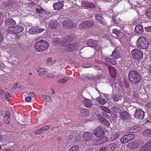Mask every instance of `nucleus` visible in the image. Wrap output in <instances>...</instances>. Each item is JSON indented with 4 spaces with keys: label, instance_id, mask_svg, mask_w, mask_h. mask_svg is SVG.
<instances>
[{
    "label": "nucleus",
    "instance_id": "obj_1",
    "mask_svg": "<svg viewBox=\"0 0 151 151\" xmlns=\"http://www.w3.org/2000/svg\"><path fill=\"white\" fill-rule=\"evenodd\" d=\"M142 78L140 74L136 70H132L129 71L128 78L130 83L136 85L140 82Z\"/></svg>",
    "mask_w": 151,
    "mask_h": 151
},
{
    "label": "nucleus",
    "instance_id": "obj_2",
    "mask_svg": "<svg viewBox=\"0 0 151 151\" xmlns=\"http://www.w3.org/2000/svg\"><path fill=\"white\" fill-rule=\"evenodd\" d=\"M48 46V45L46 42L40 40L36 42L35 46V48L36 51L40 52L46 50Z\"/></svg>",
    "mask_w": 151,
    "mask_h": 151
},
{
    "label": "nucleus",
    "instance_id": "obj_3",
    "mask_svg": "<svg viewBox=\"0 0 151 151\" xmlns=\"http://www.w3.org/2000/svg\"><path fill=\"white\" fill-rule=\"evenodd\" d=\"M136 45L137 47L141 49H146L148 47L147 39L143 36H140L139 37L137 40Z\"/></svg>",
    "mask_w": 151,
    "mask_h": 151
},
{
    "label": "nucleus",
    "instance_id": "obj_4",
    "mask_svg": "<svg viewBox=\"0 0 151 151\" xmlns=\"http://www.w3.org/2000/svg\"><path fill=\"white\" fill-rule=\"evenodd\" d=\"M131 52L133 57L136 60L140 61L143 58V52L140 50L135 49L132 50Z\"/></svg>",
    "mask_w": 151,
    "mask_h": 151
},
{
    "label": "nucleus",
    "instance_id": "obj_5",
    "mask_svg": "<svg viewBox=\"0 0 151 151\" xmlns=\"http://www.w3.org/2000/svg\"><path fill=\"white\" fill-rule=\"evenodd\" d=\"M23 30V27L20 26H16L9 27L7 30L8 33L17 34L22 32Z\"/></svg>",
    "mask_w": 151,
    "mask_h": 151
},
{
    "label": "nucleus",
    "instance_id": "obj_6",
    "mask_svg": "<svg viewBox=\"0 0 151 151\" xmlns=\"http://www.w3.org/2000/svg\"><path fill=\"white\" fill-rule=\"evenodd\" d=\"M133 116L136 119L142 120L144 118L145 112L141 109L139 108L135 111Z\"/></svg>",
    "mask_w": 151,
    "mask_h": 151
},
{
    "label": "nucleus",
    "instance_id": "obj_7",
    "mask_svg": "<svg viewBox=\"0 0 151 151\" xmlns=\"http://www.w3.org/2000/svg\"><path fill=\"white\" fill-rule=\"evenodd\" d=\"M80 44L77 43H73L71 44L67 45L65 47V49L67 51L72 52L74 51L76 49L79 48Z\"/></svg>",
    "mask_w": 151,
    "mask_h": 151
},
{
    "label": "nucleus",
    "instance_id": "obj_8",
    "mask_svg": "<svg viewBox=\"0 0 151 151\" xmlns=\"http://www.w3.org/2000/svg\"><path fill=\"white\" fill-rule=\"evenodd\" d=\"M134 138V134H127L124 135L122 137L121 139V141L122 143H125L131 141Z\"/></svg>",
    "mask_w": 151,
    "mask_h": 151
},
{
    "label": "nucleus",
    "instance_id": "obj_9",
    "mask_svg": "<svg viewBox=\"0 0 151 151\" xmlns=\"http://www.w3.org/2000/svg\"><path fill=\"white\" fill-rule=\"evenodd\" d=\"M120 48L119 47H116L112 52L111 56L116 60V59H118L120 58L121 57L120 54Z\"/></svg>",
    "mask_w": 151,
    "mask_h": 151
},
{
    "label": "nucleus",
    "instance_id": "obj_10",
    "mask_svg": "<svg viewBox=\"0 0 151 151\" xmlns=\"http://www.w3.org/2000/svg\"><path fill=\"white\" fill-rule=\"evenodd\" d=\"M94 134L97 137H101L103 136L104 132L101 127H99L96 129H95L93 132Z\"/></svg>",
    "mask_w": 151,
    "mask_h": 151
},
{
    "label": "nucleus",
    "instance_id": "obj_11",
    "mask_svg": "<svg viewBox=\"0 0 151 151\" xmlns=\"http://www.w3.org/2000/svg\"><path fill=\"white\" fill-rule=\"evenodd\" d=\"M94 25V23L93 21H86L81 22L80 24L81 27H92Z\"/></svg>",
    "mask_w": 151,
    "mask_h": 151
},
{
    "label": "nucleus",
    "instance_id": "obj_12",
    "mask_svg": "<svg viewBox=\"0 0 151 151\" xmlns=\"http://www.w3.org/2000/svg\"><path fill=\"white\" fill-rule=\"evenodd\" d=\"M72 40V37L70 36L65 37L61 41V44L62 46H66L68 45Z\"/></svg>",
    "mask_w": 151,
    "mask_h": 151
},
{
    "label": "nucleus",
    "instance_id": "obj_13",
    "mask_svg": "<svg viewBox=\"0 0 151 151\" xmlns=\"http://www.w3.org/2000/svg\"><path fill=\"white\" fill-rule=\"evenodd\" d=\"M141 128L137 126H134L130 127L127 131V133H133L137 132L141 130Z\"/></svg>",
    "mask_w": 151,
    "mask_h": 151
},
{
    "label": "nucleus",
    "instance_id": "obj_14",
    "mask_svg": "<svg viewBox=\"0 0 151 151\" xmlns=\"http://www.w3.org/2000/svg\"><path fill=\"white\" fill-rule=\"evenodd\" d=\"M93 137V134L92 132H86L84 133L83 136V138L84 140L87 141L91 139Z\"/></svg>",
    "mask_w": 151,
    "mask_h": 151
},
{
    "label": "nucleus",
    "instance_id": "obj_15",
    "mask_svg": "<svg viewBox=\"0 0 151 151\" xmlns=\"http://www.w3.org/2000/svg\"><path fill=\"white\" fill-rule=\"evenodd\" d=\"M63 5V2L62 1L55 3L53 4L54 9L55 10H60L62 9Z\"/></svg>",
    "mask_w": 151,
    "mask_h": 151
},
{
    "label": "nucleus",
    "instance_id": "obj_16",
    "mask_svg": "<svg viewBox=\"0 0 151 151\" xmlns=\"http://www.w3.org/2000/svg\"><path fill=\"white\" fill-rule=\"evenodd\" d=\"M142 134L145 137L148 138L151 137V129H148L144 130Z\"/></svg>",
    "mask_w": 151,
    "mask_h": 151
},
{
    "label": "nucleus",
    "instance_id": "obj_17",
    "mask_svg": "<svg viewBox=\"0 0 151 151\" xmlns=\"http://www.w3.org/2000/svg\"><path fill=\"white\" fill-rule=\"evenodd\" d=\"M135 31L137 34H142L144 32V29L142 26L140 24L137 25L135 27Z\"/></svg>",
    "mask_w": 151,
    "mask_h": 151
},
{
    "label": "nucleus",
    "instance_id": "obj_18",
    "mask_svg": "<svg viewBox=\"0 0 151 151\" xmlns=\"http://www.w3.org/2000/svg\"><path fill=\"white\" fill-rule=\"evenodd\" d=\"M104 60L106 63H111L114 65H115L117 64L116 60L112 58H110L106 57Z\"/></svg>",
    "mask_w": 151,
    "mask_h": 151
},
{
    "label": "nucleus",
    "instance_id": "obj_19",
    "mask_svg": "<svg viewBox=\"0 0 151 151\" xmlns=\"http://www.w3.org/2000/svg\"><path fill=\"white\" fill-rule=\"evenodd\" d=\"M49 26L51 28L55 29L58 27V24L56 20H52L50 22Z\"/></svg>",
    "mask_w": 151,
    "mask_h": 151
},
{
    "label": "nucleus",
    "instance_id": "obj_20",
    "mask_svg": "<svg viewBox=\"0 0 151 151\" xmlns=\"http://www.w3.org/2000/svg\"><path fill=\"white\" fill-rule=\"evenodd\" d=\"M5 23L6 26H9L16 24V22L12 18H9L5 20Z\"/></svg>",
    "mask_w": 151,
    "mask_h": 151
},
{
    "label": "nucleus",
    "instance_id": "obj_21",
    "mask_svg": "<svg viewBox=\"0 0 151 151\" xmlns=\"http://www.w3.org/2000/svg\"><path fill=\"white\" fill-rule=\"evenodd\" d=\"M110 75L112 77H114L116 76V73L115 69L113 67L110 66L109 67Z\"/></svg>",
    "mask_w": 151,
    "mask_h": 151
},
{
    "label": "nucleus",
    "instance_id": "obj_22",
    "mask_svg": "<svg viewBox=\"0 0 151 151\" xmlns=\"http://www.w3.org/2000/svg\"><path fill=\"white\" fill-rule=\"evenodd\" d=\"M120 115L122 118L124 120H126L129 117V114L126 111H123L121 112Z\"/></svg>",
    "mask_w": 151,
    "mask_h": 151
},
{
    "label": "nucleus",
    "instance_id": "obj_23",
    "mask_svg": "<svg viewBox=\"0 0 151 151\" xmlns=\"http://www.w3.org/2000/svg\"><path fill=\"white\" fill-rule=\"evenodd\" d=\"M87 44L89 46L91 47H95L96 46V41L90 39L88 40Z\"/></svg>",
    "mask_w": 151,
    "mask_h": 151
},
{
    "label": "nucleus",
    "instance_id": "obj_24",
    "mask_svg": "<svg viewBox=\"0 0 151 151\" xmlns=\"http://www.w3.org/2000/svg\"><path fill=\"white\" fill-rule=\"evenodd\" d=\"M10 114L9 112H7L4 116V122L6 123L9 124V123L10 118Z\"/></svg>",
    "mask_w": 151,
    "mask_h": 151
},
{
    "label": "nucleus",
    "instance_id": "obj_25",
    "mask_svg": "<svg viewBox=\"0 0 151 151\" xmlns=\"http://www.w3.org/2000/svg\"><path fill=\"white\" fill-rule=\"evenodd\" d=\"M83 103L85 106L87 107H90L92 105V103L91 101L88 99H85L83 101Z\"/></svg>",
    "mask_w": 151,
    "mask_h": 151
},
{
    "label": "nucleus",
    "instance_id": "obj_26",
    "mask_svg": "<svg viewBox=\"0 0 151 151\" xmlns=\"http://www.w3.org/2000/svg\"><path fill=\"white\" fill-rule=\"evenodd\" d=\"M108 151H112L116 148V145L114 143L109 144L107 146Z\"/></svg>",
    "mask_w": 151,
    "mask_h": 151
},
{
    "label": "nucleus",
    "instance_id": "obj_27",
    "mask_svg": "<svg viewBox=\"0 0 151 151\" xmlns=\"http://www.w3.org/2000/svg\"><path fill=\"white\" fill-rule=\"evenodd\" d=\"M37 30V28L34 27L28 30V32L31 34L36 35L38 34Z\"/></svg>",
    "mask_w": 151,
    "mask_h": 151
},
{
    "label": "nucleus",
    "instance_id": "obj_28",
    "mask_svg": "<svg viewBox=\"0 0 151 151\" xmlns=\"http://www.w3.org/2000/svg\"><path fill=\"white\" fill-rule=\"evenodd\" d=\"M129 147L131 149H134L137 147L138 145L136 142H131L129 143Z\"/></svg>",
    "mask_w": 151,
    "mask_h": 151
},
{
    "label": "nucleus",
    "instance_id": "obj_29",
    "mask_svg": "<svg viewBox=\"0 0 151 151\" xmlns=\"http://www.w3.org/2000/svg\"><path fill=\"white\" fill-rule=\"evenodd\" d=\"M37 72L39 75L42 76L43 74H47V72L45 69L41 68L38 70Z\"/></svg>",
    "mask_w": 151,
    "mask_h": 151
},
{
    "label": "nucleus",
    "instance_id": "obj_30",
    "mask_svg": "<svg viewBox=\"0 0 151 151\" xmlns=\"http://www.w3.org/2000/svg\"><path fill=\"white\" fill-rule=\"evenodd\" d=\"M35 10V11L37 14H43L46 13V11L43 9L42 8H40V9L36 8Z\"/></svg>",
    "mask_w": 151,
    "mask_h": 151
},
{
    "label": "nucleus",
    "instance_id": "obj_31",
    "mask_svg": "<svg viewBox=\"0 0 151 151\" xmlns=\"http://www.w3.org/2000/svg\"><path fill=\"white\" fill-rule=\"evenodd\" d=\"M119 134L117 133H114L111 135L110 137V139L111 141L115 140L119 136Z\"/></svg>",
    "mask_w": 151,
    "mask_h": 151
},
{
    "label": "nucleus",
    "instance_id": "obj_32",
    "mask_svg": "<svg viewBox=\"0 0 151 151\" xmlns=\"http://www.w3.org/2000/svg\"><path fill=\"white\" fill-rule=\"evenodd\" d=\"M112 98L114 101H118L119 100H121L122 96L121 95L115 94L113 95Z\"/></svg>",
    "mask_w": 151,
    "mask_h": 151
},
{
    "label": "nucleus",
    "instance_id": "obj_33",
    "mask_svg": "<svg viewBox=\"0 0 151 151\" xmlns=\"http://www.w3.org/2000/svg\"><path fill=\"white\" fill-rule=\"evenodd\" d=\"M97 100L99 102V103L100 104L104 105L106 103V101L105 100L101 97H99L97 98Z\"/></svg>",
    "mask_w": 151,
    "mask_h": 151
},
{
    "label": "nucleus",
    "instance_id": "obj_34",
    "mask_svg": "<svg viewBox=\"0 0 151 151\" xmlns=\"http://www.w3.org/2000/svg\"><path fill=\"white\" fill-rule=\"evenodd\" d=\"M145 15L148 19H151V7L148 9L146 11Z\"/></svg>",
    "mask_w": 151,
    "mask_h": 151
},
{
    "label": "nucleus",
    "instance_id": "obj_35",
    "mask_svg": "<svg viewBox=\"0 0 151 151\" xmlns=\"http://www.w3.org/2000/svg\"><path fill=\"white\" fill-rule=\"evenodd\" d=\"M42 98L45 101H50L51 100V97L47 95H42Z\"/></svg>",
    "mask_w": 151,
    "mask_h": 151
},
{
    "label": "nucleus",
    "instance_id": "obj_36",
    "mask_svg": "<svg viewBox=\"0 0 151 151\" xmlns=\"http://www.w3.org/2000/svg\"><path fill=\"white\" fill-rule=\"evenodd\" d=\"M108 138L106 137H103L99 139L100 144L106 142L108 140Z\"/></svg>",
    "mask_w": 151,
    "mask_h": 151
},
{
    "label": "nucleus",
    "instance_id": "obj_37",
    "mask_svg": "<svg viewBox=\"0 0 151 151\" xmlns=\"http://www.w3.org/2000/svg\"><path fill=\"white\" fill-rule=\"evenodd\" d=\"M96 20H97L99 22L100 24H103V22L102 20L101 19V15L100 14H98L96 15Z\"/></svg>",
    "mask_w": 151,
    "mask_h": 151
},
{
    "label": "nucleus",
    "instance_id": "obj_38",
    "mask_svg": "<svg viewBox=\"0 0 151 151\" xmlns=\"http://www.w3.org/2000/svg\"><path fill=\"white\" fill-rule=\"evenodd\" d=\"M101 122L102 123L108 126L109 125V123L108 121L104 118H101L100 119Z\"/></svg>",
    "mask_w": 151,
    "mask_h": 151
},
{
    "label": "nucleus",
    "instance_id": "obj_39",
    "mask_svg": "<svg viewBox=\"0 0 151 151\" xmlns=\"http://www.w3.org/2000/svg\"><path fill=\"white\" fill-rule=\"evenodd\" d=\"M144 147L149 149H151V140H150L147 142L146 143L143 145Z\"/></svg>",
    "mask_w": 151,
    "mask_h": 151
},
{
    "label": "nucleus",
    "instance_id": "obj_40",
    "mask_svg": "<svg viewBox=\"0 0 151 151\" xmlns=\"http://www.w3.org/2000/svg\"><path fill=\"white\" fill-rule=\"evenodd\" d=\"M112 32L118 37H119V35L122 34V32L119 30H118L116 29H113L112 30Z\"/></svg>",
    "mask_w": 151,
    "mask_h": 151
},
{
    "label": "nucleus",
    "instance_id": "obj_41",
    "mask_svg": "<svg viewBox=\"0 0 151 151\" xmlns=\"http://www.w3.org/2000/svg\"><path fill=\"white\" fill-rule=\"evenodd\" d=\"M100 108L103 111H104L107 113H110L111 112V110L106 107H105L104 106H102L100 107Z\"/></svg>",
    "mask_w": 151,
    "mask_h": 151
},
{
    "label": "nucleus",
    "instance_id": "obj_42",
    "mask_svg": "<svg viewBox=\"0 0 151 151\" xmlns=\"http://www.w3.org/2000/svg\"><path fill=\"white\" fill-rule=\"evenodd\" d=\"M111 110L117 113L119 112L121 109L119 106L113 107H112Z\"/></svg>",
    "mask_w": 151,
    "mask_h": 151
},
{
    "label": "nucleus",
    "instance_id": "obj_43",
    "mask_svg": "<svg viewBox=\"0 0 151 151\" xmlns=\"http://www.w3.org/2000/svg\"><path fill=\"white\" fill-rule=\"evenodd\" d=\"M60 42V39L58 38H56L53 40V45L56 46L57 45L59 44Z\"/></svg>",
    "mask_w": 151,
    "mask_h": 151
},
{
    "label": "nucleus",
    "instance_id": "obj_44",
    "mask_svg": "<svg viewBox=\"0 0 151 151\" xmlns=\"http://www.w3.org/2000/svg\"><path fill=\"white\" fill-rule=\"evenodd\" d=\"M69 79L68 77H64L62 79L59 80L58 81V82L60 83H63L66 82Z\"/></svg>",
    "mask_w": 151,
    "mask_h": 151
},
{
    "label": "nucleus",
    "instance_id": "obj_45",
    "mask_svg": "<svg viewBox=\"0 0 151 151\" xmlns=\"http://www.w3.org/2000/svg\"><path fill=\"white\" fill-rule=\"evenodd\" d=\"M79 148L78 146H74L72 147L68 151H78Z\"/></svg>",
    "mask_w": 151,
    "mask_h": 151
},
{
    "label": "nucleus",
    "instance_id": "obj_46",
    "mask_svg": "<svg viewBox=\"0 0 151 151\" xmlns=\"http://www.w3.org/2000/svg\"><path fill=\"white\" fill-rule=\"evenodd\" d=\"M92 142L94 145L100 144L99 139H94L92 140Z\"/></svg>",
    "mask_w": 151,
    "mask_h": 151
},
{
    "label": "nucleus",
    "instance_id": "obj_47",
    "mask_svg": "<svg viewBox=\"0 0 151 151\" xmlns=\"http://www.w3.org/2000/svg\"><path fill=\"white\" fill-rule=\"evenodd\" d=\"M68 25L70 26H72L73 27H75L76 25V24L72 21H69V22H68Z\"/></svg>",
    "mask_w": 151,
    "mask_h": 151
},
{
    "label": "nucleus",
    "instance_id": "obj_48",
    "mask_svg": "<svg viewBox=\"0 0 151 151\" xmlns=\"http://www.w3.org/2000/svg\"><path fill=\"white\" fill-rule=\"evenodd\" d=\"M139 151H151V150L148 149L143 145L140 148Z\"/></svg>",
    "mask_w": 151,
    "mask_h": 151
},
{
    "label": "nucleus",
    "instance_id": "obj_49",
    "mask_svg": "<svg viewBox=\"0 0 151 151\" xmlns=\"http://www.w3.org/2000/svg\"><path fill=\"white\" fill-rule=\"evenodd\" d=\"M50 128V126L49 125H46L44 127H43L42 128V132L47 131V130L49 129Z\"/></svg>",
    "mask_w": 151,
    "mask_h": 151
},
{
    "label": "nucleus",
    "instance_id": "obj_50",
    "mask_svg": "<svg viewBox=\"0 0 151 151\" xmlns=\"http://www.w3.org/2000/svg\"><path fill=\"white\" fill-rule=\"evenodd\" d=\"M123 85L126 88H128L129 86V85L127 81L125 80L124 81Z\"/></svg>",
    "mask_w": 151,
    "mask_h": 151
},
{
    "label": "nucleus",
    "instance_id": "obj_51",
    "mask_svg": "<svg viewBox=\"0 0 151 151\" xmlns=\"http://www.w3.org/2000/svg\"><path fill=\"white\" fill-rule=\"evenodd\" d=\"M88 7H89L91 8H94L95 7V4L94 3L89 2Z\"/></svg>",
    "mask_w": 151,
    "mask_h": 151
},
{
    "label": "nucleus",
    "instance_id": "obj_52",
    "mask_svg": "<svg viewBox=\"0 0 151 151\" xmlns=\"http://www.w3.org/2000/svg\"><path fill=\"white\" fill-rule=\"evenodd\" d=\"M88 2L84 1L82 3V5L83 7H88Z\"/></svg>",
    "mask_w": 151,
    "mask_h": 151
},
{
    "label": "nucleus",
    "instance_id": "obj_53",
    "mask_svg": "<svg viewBox=\"0 0 151 151\" xmlns=\"http://www.w3.org/2000/svg\"><path fill=\"white\" fill-rule=\"evenodd\" d=\"M81 136L80 135H78L75 138V140L76 142L79 141L81 139Z\"/></svg>",
    "mask_w": 151,
    "mask_h": 151
},
{
    "label": "nucleus",
    "instance_id": "obj_54",
    "mask_svg": "<svg viewBox=\"0 0 151 151\" xmlns=\"http://www.w3.org/2000/svg\"><path fill=\"white\" fill-rule=\"evenodd\" d=\"M85 77L88 79H92L94 77V76L92 75H86Z\"/></svg>",
    "mask_w": 151,
    "mask_h": 151
},
{
    "label": "nucleus",
    "instance_id": "obj_55",
    "mask_svg": "<svg viewBox=\"0 0 151 151\" xmlns=\"http://www.w3.org/2000/svg\"><path fill=\"white\" fill-rule=\"evenodd\" d=\"M5 96L6 100H9L10 96L9 93L8 92H6L5 94Z\"/></svg>",
    "mask_w": 151,
    "mask_h": 151
},
{
    "label": "nucleus",
    "instance_id": "obj_56",
    "mask_svg": "<svg viewBox=\"0 0 151 151\" xmlns=\"http://www.w3.org/2000/svg\"><path fill=\"white\" fill-rule=\"evenodd\" d=\"M32 100V98L30 96H28L27 97L25 98V100L27 102H30Z\"/></svg>",
    "mask_w": 151,
    "mask_h": 151
},
{
    "label": "nucleus",
    "instance_id": "obj_57",
    "mask_svg": "<svg viewBox=\"0 0 151 151\" xmlns=\"http://www.w3.org/2000/svg\"><path fill=\"white\" fill-rule=\"evenodd\" d=\"M42 132V129L41 128L36 130L35 132V133L36 134H38L40 133H41Z\"/></svg>",
    "mask_w": 151,
    "mask_h": 151
},
{
    "label": "nucleus",
    "instance_id": "obj_58",
    "mask_svg": "<svg viewBox=\"0 0 151 151\" xmlns=\"http://www.w3.org/2000/svg\"><path fill=\"white\" fill-rule=\"evenodd\" d=\"M146 106L149 109H151V102L147 103L146 105Z\"/></svg>",
    "mask_w": 151,
    "mask_h": 151
},
{
    "label": "nucleus",
    "instance_id": "obj_59",
    "mask_svg": "<svg viewBox=\"0 0 151 151\" xmlns=\"http://www.w3.org/2000/svg\"><path fill=\"white\" fill-rule=\"evenodd\" d=\"M82 66L84 68H88L91 67V65L89 64H83Z\"/></svg>",
    "mask_w": 151,
    "mask_h": 151
},
{
    "label": "nucleus",
    "instance_id": "obj_60",
    "mask_svg": "<svg viewBox=\"0 0 151 151\" xmlns=\"http://www.w3.org/2000/svg\"><path fill=\"white\" fill-rule=\"evenodd\" d=\"M44 30V29L42 28L38 29L37 28V31L38 34H39L41 32H42Z\"/></svg>",
    "mask_w": 151,
    "mask_h": 151
},
{
    "label": "nucleus",
    "instance_id": "obj_61",
    "mask_svg": "<svg viewBox=\"0 0 151 151\" xmlns=\"http://www.w3.org/2000/svg\"><path fill=\"white\" fill-rule=\"evenodd\" d=\"M113 21L114 23L115 24H117L119 23V20H118L116 19H113Z\"/></svg>",
    "mask_w": 151,
    "mask_h": 151
},
{
    "label": "nucleus",
    "instance_id": "obj_62",
    "mask_svg": "<svg viewBox=\"0 0 151 151\" xmlns=\"http://www.w3.org/2000/svg\"><path fill=\"white\" fill-rule=\"evenodd\" d=\"M62 23H63V26H64V25L65 26L66 25H68V22H67L66 21H63L62 22Z\"/></svg>",
    "mask_w": 151,
    "mask_h": 151
},
{
    "label": "nucleus",
    "instance_id": "obj_63",
    "mask_svg": "<svg viewBox=\"0 0 151 151\" xmlns=\"http://www.w3.org/2000/svg\"><path fill=\"white\" fill-rule=\"evenodd\" d=\"M35 96V94L34 93H30L29 94V96L30 97H34Z\"/></svg>",
    "mask_w": 151,
    "mask_h": 151
},
{
    "label": "nucleus",
    "instance_id": "obj_64",
    "mask_svg": "<svg viewBox=\"0 0 151 151\" xmlns=\"http://www.w3.org/2000/svg\"><path fill=\"white\" fill-rule=\"evenodd\" d=\"M54 76V75L52 73H50L47 74V76L49 77H53Z\"/></svg>",
    "mask_w": 151,
    "mask_h": 151
}]
</instances>
